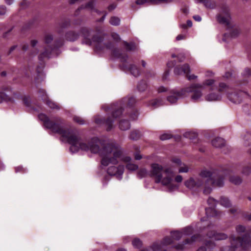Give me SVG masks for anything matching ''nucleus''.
<instances>
[{"instance_id": "1", "label": "nucleus", "mask_w": 251, "mask_h": 251, "mask_svg": "<svg viewBox=\"0 0 251 251\" xmlns=\"http://www.w3.org/2000/svg\"><path fill=\"white\" fill-rule=\"evenodd\" d=\"M39 119L44 123V126L52 132L60 134L71 145L70 151L72 153L78 151L80 150L98 153L102 158L101 163L103 166L109 165L110 163L117 164L119 161L127 163L126 168L131 171L136 170L138 166L130 162L131 158L126 156L124 150L120 146L115 142L104 143L98 138H93L87 142H82L76 131L66 129L62 119L57 117L52 121L44 114H40Z\"/></svg>"}, {"instance_id": "2", "label": "nucleus", "mask_w": 251, "mask_h": 251, "mask_svg": "<svg viewBox=\"0 0 251 251\" xmlns=\"http://www.w3.org/2000/svg\"><path fill=\"white\" fill-rule=\"evenodd\" d=\"M224 173L221 171L202 170L199 174V176L190 177L184 181V185L192 191H197L201 187L204 181L202 178H207L206 181H210L214 186L222 187L224 185Z\"/></svg>"}, {"instance_id": "3", "label": "nucleus", "mask_w": 251, "mask_h": 251, "mask_svg": "<svg viewBox=\"0 0 251 251\" xmlns=\"http://www.w3.org/2000/svg\"><path fill=\"white\" fill-rule=\"evenodd\" d=\"M215 82L213 79H206L202 84H193L189 87L182 89L180 91L172 90L171 94L167 98V100L171 103L176 102L179 99L190 96L191 99L194 101H197L201 99L203 90L206 86H212Z\"/></svg>"}, {"instance_id": "4", "label": "nucleus", "mask_w": 251, "mask_h": 251, "mask_svg": "<svg viewBox=\"0 0 251 251\" xmlns=\"http://www.w3.org/2000/svg\"><path fill=\"white\" fill-rule=\"evenodd\" d=\"M173 166L165 167L164 169L161 165L152 163L151 165L149 176L153 177L156 183H161L163 186L171 188V190L176 188L172 184L175 176L174 168Z\"/></svg>"}, {"instance_id": "5", "label": "nucleus", "mask_w": 251, "mask_h": 251, "mask_svg": "<svg viewBox=\"0 0 251 251\" xmlns=\"http://www.w3.org/2000/svg\"><path fill=\"white\" fill-rule=\"evenodd\" d=\"M81 33L83 38L82 43L88 45H93L97 51H103L105 49L110 50L113 47L111 42L99 35L93 36L92 38L91 39V31L89 29L82 28Z\"/></svg>"}, {"instance_id": "6", "label": "nucleus", "mask_w": 251, "mask_h": 251, "mask_svg": "<svg viewBox=\"0 0 251 251\" xmlns=\"http://www.w3.org/2000/svg\"><path fill=\"white\" fill-rule=\"evenodd\" d=\"M216 19L220 24L226 26L227 28L230 29L229 36L230 37H235L240 34L239 28L237 26H234L232 23L227 5H223L222 6L220 14L216 16Z\"/></svg>"}, {"instance_id": "7", "label": "nucleus", "mask_w": 251, "mask_h": 251, "mask_svg": "<svg viewBox=\"0 0 251 251\" xmlns=\"http://www.w3.org/2000/svg\"><path fill=\"white\" fill-rule=\"evenodd\" d=\"M112 54L115 57L120 59V67L123 71L129 72L135 77L140 75V72L136 66L128 62V56L126 54L122 53L118 49H114L112 51Z\"/></svg>"}, {"instance_id": "8", "label": "nucleus", "mask_w": 251, "mask_h": 251, "mask_svg": "<svg viewBox=\"0 0 251 251\" xmlns=\"http://www.w3.org/2000/svg\"><path fill=\"white\" fill-rule=\"evenodd\" d=\"M114 105L109 106L107 105H104L102 107L106 111L110 110L112 111V113L110 116H108L106 120H104L102 118H96L95 119V122L97 124H105L106 126V130L109 131L112 129L113 127V123L114 121L121 115L122 113V109L120 107L116 110H114Z\"/></svg>"}, {"instance_id": "9", "label": "nucleus", "mask_w": 251, "mask_h": 251, "mask_svg": "<svg viewBox=\"0 0 251 251\" xmlns=\"http://www.w3.org/2000/svg\"><path fill=\"white\" fill-rule=\"evenodd\" d=\"M231 245L232 248L234 249L239 247L243 248L251 247V237L248 234H245L242 238L233 237L231 240Z\"/></svg>"}, {"instance_id": "10", "label": "nucleus", "mask_w": 251, "mask_h": 251, "mask_svg": "<svg viewBox=\"0 0 251 251\" xmlns=\"http://www.w3.org/2000/svg\"><path fill=\"white\" fill-rule=\"evenodd\" d=\"M249 94L245 91H240L228 94L227 98L232 102L240 103L243 99L249 98Z\"/></svg>"}, {"instance_id": "11", "label": "nucleus", "mask_w": 251, "mask_h": 251, "mask_svg": "<svg viewBox=\"0 0 251 251\" xmlns=\"http://www.w3.org/2000/svg\"><path fill=\"white\" fill-rule=\"evenodd\" d=\"M16 97V94L10 88L5 87L2 89L0 88V103L3 101H12Z\"/></svg>"}, {"instance_id": "12", "label": "nucleus", "mask_w": 251, "mask_h": 251, "mask_svg": "<svg viewBox=\"0 0 251 251\" xmlns=\"http://www.w3.org/2000/svg\"><path fill=\"white\" fill-rule=\"evenodd\" d=\"M190 72V68L188 64H184L181 66H177L175 68L174 73L176 75H181L186 74L188 80L194 79L197 77V76L192 75H188Z\"/></svg>"}, {"instance_id": "13", "label": "nucleus", "mask_w": 251, "mask_h": 251, "mask_svg": "<svg viewBox=\"0 0 251 251\" xmlns=\"http://www.w3.org/2000/svg\"><path fill=\"white\" fill-rule=\"evenodd\" d=\"M114 165L110 163L108 165L109 167L107 170V172L110 176H117L119 179H121L122 176L124 171V167L123 165H120L118 167H116Z\"/></svg>"}, {"instance_id": "14", "label": "nucleus", "mask_w": 251, "mask_h": 251, "mask_svg": "<svg viewBox=\"0 0 251 251\" xmlns=\"http://www.w3.org/2000/svg\"><path fill=\"white\" fill-rule=\"evenodd\" d=\"M172 161L176 164V167L178 168L179 173H186L189 172V167L185 164L182 163L179 158H173Z\"/></svg>"}, {"instance_id": "15", "label": "nucleus", "mask_w": 251, "mask_h": 251, "mask_svg": "<svg viewBox=\"0 0 251 251\" xmlns=\"http://www.w3.org/2000/svg\"><path fill=\"white\" fill-rule=\"evenodd\" d=\"M205 213L208 218H223V213L222 212L211 207L205 208Z\"/></svg>"}, {"instance_id": "16", "label": "nucleus", "mask_w": 251, "mask_h": 251, "mask_svg": "<svg viewBox=\"0 0 251 251\" xmlns=\"http://www.w3.org/2000/svg\"><path fill=\"white\" fill-rule=\"evenodd\" d=\"M191 231L192 228L191 227H187L183 229V232L178 231L172 232L171 237L173 239L178 240L182 236L183 234H189Z\"/></svg>"}, {"instance_id": "17", "label": "nucleus", "mask_w": 251, "mask_h": 251, "mask_svg": "<svg viewBox=\"0 0 251 251\" xmlns=\"http://www.w3.org/2000/svg\"><path fill=\"white\" fill-rule=\"evenodd\" d=\"M164 103V100L162 99L157 98L149 101L147 105L148 107H150L152 109H155L163 105Z\"/></svg>"}, {"instance_id": "18", "label": "nucleus", "mask_w": 251, "mask_h": 251, "mask_svg": "<svg viewBox=\"0 0 251 251\" xmlns=\"http://www.w3.org/2000/svg\"><path fill=\"white\" fill-rule=\"evenodd\" d=\"M96 3V0H92L89 1L85 6L82 5L80 7H79L77 10L76 11V14H75L76 15L78 14V12L80 10L84 8H88L91 10H94L95 12L99 13H100L97 9L95 8V5Z\"/></svg>"}, {"instance_id": "19", "label": "nucleus", "mask_w": 251, "mask_h": 251, "mask_svg": "<svg viewBox=\"0 0 251 251\" xmlns=\"http://www.w3.org/2000/svg\"><path fill=\"white\" fill-rule=\"evenodd\" d=\"M167 0H136L135 3L137 5H143L146 3L151 4H158L161 3H166Z\"/></svg>"}, {"instance_id": "20", "label": "nucleus", "mask_w": 251, "mask_h": 251, "mask_svg": "<svg viewBox=\"0 0 251 251\" xmlns=\"http://www.w3.org/2000/svg\"><path fill=\"white\" fill-rule=\"evenodd\" d=\"M221 99L222 96L221 95L215 93H209L205 96V100L208 101H219Z\"/></svg>"}, {"instance_id": "21", "label": "nucleus", "mask_w": 251, "mask_h": 251, "mask_svg": "<svg viewBox=\"0 0 251 251\" xmlns=\"http://www.w3.org/2000/svg\"><path fill=\"white\" fill-rule=\"evenodd\" d=\"M225 141L220 137H217L211 141L212 146L215 148H221L225 145Z\"/></svg>"}, {"instance_id": "22", "label": "nucleus", "mask_w": 251, "mask_h": 251, "mask_svg": "<svg viewBox=\"0 0 251 251\" xmlns=\"http://www.w3.org/2000/svg\"><path fill=\"white\" fill-rule=\"evenodd\" d=\"M204 6L209 9H215L217 7V3L215 0H200Z\"/></svg>"}, {"instance_id": "23", "label": "nucleus", "mask_w": 251, "mask_h": 251, "mask_svg": "<svg viewBox=\"0 0 251 251\" xmlns=\"http://www.w3.org/2000/svg\"><path fill=\"white\" fill-rule=\"evenodd\" d=\"M172 58L177 57L179 62H182L185 59L184 53L179 49H176L175 52L173 53L171 55Z\"/></svg>"}, {"instance_id": "24", "label": "nucleus", "mask_w": 251, "mask_h": 251, "mask_svg": "<svg viewBox=\"0 0 251 251\" xmlns=\"http://www.w3.org/2000/svg\"><path fill=\"white\" fill-rule=\"evenodd\" d=\"M231 90V88L228 85L223 82L219 83L218 91L220 92L226 93L228 96V94H230L229 91Z\"/></svg>"}, {"instance_id": "25", "label": "nucleus", "mask_w": 251, "mask_h": 251, "mask_svg": "<svg viewBox=\"0 0 251 251\" xmlns=\"http://www.w3.org/2000/svg\"><path fill=\"white\" fill-rule=\"evenodd\" d=\"M79 35L74 31H69L66 34V38L70 41H74L76 40Z\"/></svg>"}, {"instance_id": "26", "label": "nucleus", "mask_w": 251, "mask_h": 251, "mask_svg": "<svg viewBox=\"0 0 251 251\" xmlns=\"http://www.w3.org/2000/svg\"><path fill=\"white\" fill-rule=\"evenodd\" d=\"M119 126L121 130H126L130 128V125L128 121L122 120L119 122Z\"/></svg>"}, {"instance_id": "27", "label": "nucleus", "mask_w": 251, "mask_h": 251, "mask_svg": "<svg viewBox=\"0 0 251 251\" xmlns=\"http://www.w3.org/2000/svg\"><path fill=\"white\" fill-rule=\"evenodd\" d=\"M141 136V132L137 130H134L130 132L129 138L133 140L139 139Z\"/></svg>"}, {"instance_id": "28", "label": "nucleus", "mask_w": 251, "mask_h": 251, "mask_svg": "<svg viewBox=\"0 0 251 251\" xmlns=\"http://www.w3.org/2000/svg\"><path fill=\"white\" fill-rule=\"evenodd\" d=\"M124 102L129 107L132 106L136 103V100L133 97L125 98L123 100Z\"/></svg>"}, {"instance_id": "29", "label": "nucleus", "mask_w": 251, "mask_h": 251, "mask_svg": "<svg viewBox=\"0 0 251 251\" xmlns=\"http://www.w3.org/2000/svg\"><path fill=\"white\" fill-rule=\"evenodd\" d=\"M209 237L216 240H220L226 239L227 238V235L224 233H216L212 236L209 235Z\"/></svg>"}, {"instance_id": "30", "label": "nucleus", "mask_w": 251, "mask_h": 251, "mask_svg": "<svg viewBox=\"0 0 251 251\" xmlns=\"http://www.w3.org/2000/svg\"><path fill=\"white\" fill-rule=\"evenodd\" d=\"M220 203L225 207H229L231 205L230 201L225 197H221L220 200Z\"/></svg>"}, {"instance_id": "31", "label": "nucleus", "mask_w": 251, "mask_h": 251, "mask_svg": "<svg viewBox=\"0 0 251 251\" xmlns=\"http://www.w3.org/2000/svg\"><path fill=\"white\" fill-rule=\"evenodd\" d=\"M148 176H149V171L145 168L141 169L137 173V176L140 178Z\"/></svg>"}, {"instance_id": "32", "label": "nucleus", "mask_w": 251, "mask_h": 251, "mask_svg": "<svg viewBox=\"0 0 251 251\" xmlns=\"http://www.w3.org/2000/svg\"><path fill=\"white\" fill-rule=\"evenodd\" d=\"M229 180L231 183L235 185L240 184L242 181V180L240 177L235 176H231L229 178Z\"/></svg>"}, {"instance_id": "33", "label": "nucleus", "mask_w": 251, "mask_h": 251, "mask_svg": "<svg viewBox=\"0 0 251 251\" xmlns=\"http://www.w3.org/2000/svg\"><path fill=\"white\" fill-rule=\"evenodd\" d=\"M45 102L51 109H59V106L54 102L52 101L49 99L47 100Z\"/></svg>"}, {"instance_id": "34", "label": "nucleus", "mask_w": 251, "mask_h": 251, "mask_svg": "<svg viewBox=\"0 0 251 251\" xmlns=\"http://www.w3.org/2000/svg\"><path fill=\"white\" fill-rule=\"evenodd\" d=\"M39 97L41 98L43 101H46L49 98L45 90L40 89L39 90Z\"/></svg>"}, {"instance_id": "35", "label": "nucleus", "mask_w": 251, "mask_h": 251, "mask_svg": "<svg viewBox=\"0 0 251 251\" xmlns=\"http://www.w3.org/2000/svg\"><path fill=\"white\" fill-rule=\"evenodd\" d=\"M244 144L246 146H249L251 144V134L247 133L244 137Z\"/></svg>"}, {"instance_id": "36", "label": "nucleus", "mask_w": 251, "mask_h": 251, "mask_svg": "<svg viewBox=\"0 0 251 251\" xmlns=\"http://www.w3.org/2000/svg\"><path fill=\"white\" fill-rule=\"evenodd\" d=\"M139 91L143 92L147 88V84L145 81L140 82L137 86Z\"/></svg>"}, {"instance_id": "37", "label": "nucleus", "mask_w": 251, "mask_h": 251, "mask_svg": "<svg viewBox=\"0 0 251 251\" xmlns=\"http://www.w3.org/2000/svg\"><path fill=\"white\" fill-rule=\"evenodd\" d=\"M109 23L111 25H118L120 23V20L118 17H112L110 18L109 20Z\"/></svg>"}, {"instance_id": "38", "label": "nucleus", "mask_w": 251, "mask_h": 251, "mask_svg": "<svg viewBox=\"0 0 251 251\" xmlns=\"http://www.w3.org/2000/svg\"><path fill=\"white\" fill-rule=\"evenodd\" d=\"M73 120L75 122L80 125H82L85 124L84 120L79 116H74L73 118Z\"/></svg>"}, {"instance_id": "39", "label": "nucleus", "mask_w": 251, "mask_h": 251, "mask_svg": "<svg viewBox=\"0 0 251 251\" xmlns=\"http://www.w3.org/2000/svg\"><path fill=\"white\" fill-rule=\"evenodd\" d=\"M132 244L133 247L136 248H139L142 246L141 241L139 239L136 238L133 239Z\"/></svg>"}, {"instance_id": "40", "label": "nucleus", "mask_w": 251, "mask_h": 251, "mask_svg": "<svg viewBox=\"0 0 251 251\" xmlns=\"http://www.w3.org/2000/svg\"><path fill=\"white\" fill-rule=\"evenodd\" d=\"M51 51L46 50L45 51L42 52L39 56V58L40 60L43 59L44 58H50V57Z\"/></svg>"}, {"instance_id": "41", "label": "nucleus", "mask_w": 251, "mask_h": 251, "mask_svg": "<svg viewBox=\"0 0 251 251\" xmlns=\"http://www.w3.org/2000/svg\"><path fill=\"white\" fill-rule=\"evenodd\" d=\"M125 45L126 46V49L127 50H134L136 49V46L134 43H128L127 42H125Z\"/></svg>"}, {"instance_id": "42", "label": "nucleus", "mask_w": 251, "mask_h": 251, "mask_svg": "<svg viewBox=\"0 0 251 251\" xmlns=\"http://www.w3.org/2000/svg\"><path fill=\"white\" fill-rule=\"evenodd\" d=\"M218 201L213 198H209L207 200L208 204L211 207L214 206L218 203Z\"/></svg>"}, {"instance_id": "43", "label": "nucleus", "mask_w": 251, "mask_h": 251, "mask_svg": "<svg viewBox=\"0 0 251 251\" xmlns=\"http://www.w3.org/2000/svg\"><path fill=\"white\" fill-rule=\"evenodd\" d=\"M242 75L245 77H248L251 76V69L246 68L242 73Z\"/></svg>"}, {"instance_id": "44", "label": "nucleus", "mask_w": 251, "mask_h": 251, "mask_svg": "<svg viewBox=\"0 0 251 251\" xmlns=\"http://www.w3.org/2000/svg\"><path fill=\"white\" fill-rule=\"evenodd\" d=\"M45 42L46 44H49L53 40V36L51 34H47L44 37Z\"/></svg>"}, {"instance_id": "45", "label": "nucleus", "mask_w": 251, "mask_h": 251, "mask_svg": "<svg viewBox=\"0 0 251 251\" xmlns=\"http://www.w3.org/2000/svg\"><path fill=\"white\" fill-rule=\"evenodd\" d=\"M251 172V167L249 166L245 167L242 170V174L245 175H249Z\"/></svg>"}, {"instance_id": "46", "label": "nucleus", "mask_w": 251, "mask_h": 251, "mask_svg": "<svg viewBox=\"0 0 251 251\" xmlns=\"http://www.w3.org/2000/svg\"><path fill=\"white\" fill-rule=\"evenodd\" d=\"M138 113L137 111H135L133 113L130 114L129 115L130 118L131 120H135L137 119L138 117Z\"/></svg>"}, {"instance_id": "47", "label": "nucleus", "mask_w": 251, "mask_h": 251, "mask_svg": "<svg viewBox=\"0 0 251 251\" xmlns=\"http://www.w3.org/2000/svg\"><path fill=\"white\" fill-rule=\"evenodd\" d=\"M171 138V135L169 134H164L160 136V139L161 140H165L169 139Z\"/></svg>"}, {"instance_id": "48", "label": "nucleus", "mask_w": 251, "mask_h": 251, "mask_svg": "<svg viewBox=\"0 0 251 251\" xmlns=\"http://www.w3.org/2000/svg\"><path fill=\"white\" fill-rule=\"evenodd\" d=\"M245 230V228L244 226H238L236 227V231L238 233H241L242 232H244Z\"/></svg>"}, {"instance_id": "49", "label": "nucleus", "mask_w": 251, "mask_h": 251, "mask_svg": "<svg viewBox=\"0 0 251 251\" xmlns=\"http://www.w3.org/2000/svg\"><path fill=\"white\" fill-rule=\"evenodd\" d=\"M6 13V8L4 5H0V15H3Z\"/></svg>"}, {"instance_id": "50", "label": "nucleus", "mask_w": 251, "mask_h": 251, "mask_svg": "<svg viewBox=\"0 0 251 251\" xmlns=\"http://www.w3.org/2000/svg\"><path fill=\"white\" fill-rule=\"evenodd\" d=\"M142 251H158V247L154 245L152 247L149 249H145L142 250Z\"/></svg>"}, {"instance_id": "51", "label": "nucleus", "mask_w": 251, "mask_h": 251, "mask_svg": "<svg viewBox=\"0 0 251 251\" xmlns=\"http://www.w3.org/2000/svg\"><path fill=\"white\" fill-rule=\"evenodd\" d=\"M183 180V177L182 176L180 175H177L175 177V180L176 182H177V183H180V182H181Z\"/></svg>"}, {"instance_id": "52", "label": "nucleus", "mask_w": 251, "mask_h": 251, "mask_svg": "<svg viewBox=\"0 0 251 251\" xmlns=\"http://www.w3.org/2000/svg\"><path fill=\"white\" fill-rule=\"evenodd\" d=\"M70 25V22L68 21H65L60 24V26L61 28H65Z\"/></svg>"}, {"instance_id": "53", "label": "nucleus", "mask_w": 251, "mask_h": 251, "mask_svg": "<svg viewBox=\"0 0 251 251\" xmlns=\"http://www.w3.org/2000/svg\"><path fill=\"white\" fill-rule=\"evenodd\" d=\"M15 172L16 173L22 172L23 173L25 172V169L23 168L22 166H19L15 168Z\"/></svg>"}, {"instance_id": "54", "label": "nucleus", "mask_w": 251, "mask_h": 251, "mask_svg": "<svg viewBox=\"0 0 251 251\" xmlns=\"http://www.w3.org/2000/svg\"><path fill=\"white\" fill-rule=\"evenodd\" d=\"M186 38V35L184 34H179L176 37V41H179L181 40L185 39Z\"/></svg>"}, {"instance_id": "55", "label": "nucleus", "mask_w": 251, "mask_h": 251, "mask_svg": "<svg viewBox=\"0 0 251 251\" xmlns=\"http://www.w3.org/2000/svg\"><path fill=\"white\" fill-rule=\"evenodd\" d=\"M38 44V41L35 39H32L30 41V45L32 47L34 48Z\"/></svg>"}, {"instance_id": "56", "label": "nucleus", "mask_w": 251, "mask_h": 251, "mask_svg": "<svg viewBox=\"0 0 251 251\" xmlns=\"http://www.w3.org/2000/svg\"><path fill=\"white\" fill-rule=\"evenodd\" d=\"M28 48V45L27 44L24 43L22 45V49L24 51H26L27 50Z\"/></svg>"}, {"instance_id": "57", "label": "nucleus", "mask_w": 251, "mask_h": 251, "mask_svg": "<svg viewBox=\"0 0 251 251\" xmlns=\"http://www.w3.org/2000/svg\"><path fill=\"white\" fill-rule=\"evenodd\" d=\"M116 6L115 3H112L108 7V9L109 11L113 10L116 7Z\"/></svg>"}, {"instance_id": "58", "label": "nucleus", "mask_w": 251, "mask_h": 251, "mask_svg": "<svg viewBox=\"0 0 251 251\" xmlns=\"http://www.w3.org/2000/svg\"><path fill=\"white\" fill-rule=\"evenodd\" d=\"M164 242L165 244H170L172 243V240L170 238H166L164 240Z\"/></svg>"}, {"instance_id": "59", "label": "nucleus", "mask_w": 251, "mask_h": 251, "mask_svg": "<svg viewBox=\"0 0 251 251\" xmlns=\"http://www.w3.org/2000/svg\"><path fill=\"white\" fill-rule=\"evenodd\" d=\"M193 17V19L197 22H200L201 20V18L199 15H194Z\"/></svg>"}, {"instance_id": "60", "label": "nucleus", "mask_w": 251, "mask_h": 251, "mask_svg": "<svg viewBox=\"0 0 251 251\" xmlns=\"http://www.w3.org/2000/svg\"><path fill=\"white\" fill-rule=\"evenodd\" d=\"M134 157L136 160H140L142 158V156L139 153H136L135 154Z\"/></svg>"}, {"instance_id": "61", "label": "nucleus", "mask_w": 251, "mask_h": 251, "mask_svg": "<svg viewBox=\"0 0 251 251\" xmlns=\"http://www.w3.org/2000/svg\"><path fill=\"white\" fill-rule=\"evenodd\" d=\"M167 91V89L163 86H160L158 89V91L159 93L165 92Z\"/></svg>"}, {"instance_id": "62", "label": "nucleus", "mask_w": 251, "mask_h": 251, "mask_svg": "<svg viewBox=\"0 0 251 251\" xmlns=\"http://www.w3.org/2000/svg\"><path fill=\"white\" fill-rule=\"evenodd\" d=\"M112 36L113 38L116 40H118L120 39V36L117 33H113L112 35Z\"/></svg>"}, {"instance_id": "63", "label": "nucleus", "mask_w": 251, "mask_h": 251, "mask_svg": "<svg viewBox=\"0 0 251 251\" xmlns=\"http://www.w3.org/2000/svg\"><path fill=\"white\" fill-rule=\"evenodd\" d=\"M211 189L210 188H205L203 190V193L205 194H208L209 193H210V192H211Z\"/></svg>"}, {"instance_id": "64", "label": "nucleus", "mask_w": 251, "mask_h": 251, "mask_svg": "<svg viewBox=\"0 0 251 251\" xmlns=\"http://www.w3.org/2000/svg\"><path fill=\"white\" fill-rule=\"evenodd\" d=\"M229 212L232 214H234L236 212H241L240 211H238L237 209L235 208L230 209Z\"/></svg>"}]
</instances>
